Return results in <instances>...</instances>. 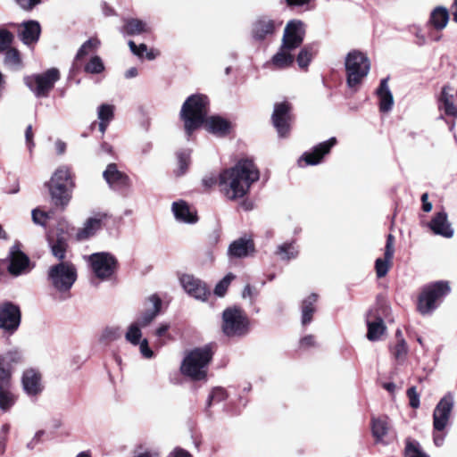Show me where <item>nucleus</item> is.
Listing matches in <instances>:
<instances>
[{"label": "nucleus", "mask_w": 457, "mask_h": 457, "mask_svg": "<svg viewBox=\"0 0 457 457\" xmlns=\"http://www.w3.org/2000/svg\"><path fill=\"white\" fill-rule=\"evenodd\" d=\"M21 324V316H0V329L4 333L12 334Z\"/></svg>", "instance_id": "obj_38"}, {"label": "nucleus", "mask_w": 457, "mask_h": 457, "mask_svg": "<svg viewBox=\"0 0 457 457\" xmlns=\"http://www.w3.org/2000/svg\"><path fill=\"white\" fill-rule=\"evenodd\" d=\"M405 457H428L422 453L418 447L408 445L405 450Z\"/></svg>", "instance_id": "obj_58"}, {"label": "nucleus", "mask_w": 457, "mask_h": 457, "mask_svg": "<svg viewBox=\"0 0 457 457\" xmlns=\"http://www.w3.org/2000/svg\"><path fill=\"white\" fill-rule=\"evenodd\" d=\"M100 45V42L96 38H90L87 40L78 50L74 62L72 64V71L77 69V62L80 61L83 57L90 54L91 53L95 52Z\"/></svg>", "instance_id": "obj_35"}, {"label": "nucleus", "mask_w": 457, "mask_h": 457, "mask_svg": "<svg viewBox=\"0 0 457 457\" xmlns=\"http://www.w3.org/2000/svg\"><path fill=\"white\" fill-rule=\"evenodd\" d=\"M60 226L61 228L56 231L50 232L47 235L48 244L68 245V233L64 230L62 224H60Z\"/></svg>", "instance_id": "obj_42"}, {"label": "nucleus", "mask_w": 457, "mask_h": 457, "mask_svg": "<svg viewBox=\"0 0 457 457\" xmlns=\"http://www.w3.org/2000/svg\"><path fill=\"white\" fill-rule=\"evenodd\" d=\"M450 291L447 281H436L426 286L419 296V311L422 313L433 312Z\"/></svg>", "instance_id": "obj_6"}, {"label": "nucleus", "mask_w": 457, "mask_h": 457, "mask_svg": "<svg viewBox=\"0 0 457 457\" xmlns=\"http://www.w3.org/2000/svg\"><path fill=\"white\" fill-rule=\"evenodd\" d=\"M44 434H45V431H44V430H39V431H37V432L35 434V436H34L33 439H32L29 443H28L27 447H28V448H29V449H33V448L36 446V445L39 442V440H40L41 436H42Z\"/></svg>", "instance_id": "obj_63"}, {"label": "nucleus", "mask_w": 457, "mask_h": 457, "mask_svg": "<svg viewBox=\"0 0 457 457\" xmlns=\"http://www.w3.org/2000/svg\"><path fill=\"white\" fill-rule=\"evenodd\" d=\"M276 254L282 261H289L297 257L298 248L295 241L289 243L286 242L278 246Z\"/></svg>", "instance_id": "obj_36"}, {"label": "nucleus", "mask_w": 457, "mask_h": 457, "mask_svg": "<svg viewBox=\"0 0 457 457\" xmlns=\"http://www.w3.org/2000/svg\"><path fill=\"white\" fill-rule=\"evenodd\" d=\"M23 390L29 396H36L43 391L41 373L36 369H27L21 377Z\"/></svg>", "instance_id": "obj_16"}, {"label": "nucleus", "mask_w": 457, "mask_h": 457, "mask_svg": "<svg viewBox=\"0 0 457 457\" xmlns=\"http://www.w3.org/2000/svg\"><path fill=\"white\" fill-rule=\"evenodd\" d=\"M123 32L129 36L151 32L150 25L142 20L129 18L124 21Z\"/></svg>", "instance_id": "obj_26"}, {"label": "nucleus", "mask_w": 457, "mask_h": 457, "mask_svg": "<svg viewBox=\"0 0 457 457\" xmlns=\"http://www.w3.org/2000/svg\"><path fill=\"white\" fill-rule=\"evenodd\" d=\"M274 22L270 19H260L254 24L253 28V36L258 40L265 38L268 35H271L274 32Z\"/></svg>", "instance_id": "obj_29"}, {"label": "nucleus", "mask_w": 457, "mask_h": 457, "mask_svg": "<svg viewBox=\"0 0 457 457\" xmlns=\"http://www.w3.org/2000/svg\"><path fill=\"white\" fill-rule=\"evenodd\" d=\"M23 361L22 353L18 349H12L0 355V363L12 371L14 366L21 364Z\"/></svg>", "instance_id": "obj_34"}, {"label": "nucleus", "mask_w": 457, "mask_h": 457, "mask_svg": "<svg viewBox=\"0 0 457 457\" xmlns=\"http://www.w3.org/2000/svg\"><path fill=\"white\" fill-rule=\"evenodd\" d=\"M16 398L10 387L0 389V409L3 411H9L15 403Z\"/></svg>", "instance_id": "obj_41"}, {"label": "nucleus", "mask_w": 457, "mask_h": 457, "mask_svg": "<svg viewBox=\"0 0 457 457\" xmlns=\"http://www.w3.org/2000/svg\"><path fill=\"white\" fill-rule=\"evenodd\" d=\"M46 186L54 204L64 210L71 200L75 186L70 169L66 166L59 167L54 172Z\"/></svg>", "instance_id": "obj_4"}, {"label": "nucleus", "mask_w": 457, "mask_h": 457, "mask_svg": "<svg viewBox=\"0 0 457 457\" xmlns=\"http://www.w3.org/2000/svg\"><path fill=\"white\" fill-rule=\"evenodd\" d=\"M12 371L0 363V389L11 387Z\"/></svg>", "instance_id": "obj_51"}, {"label": "nucleus", "mask_w": 457, "mask_h": 457, "mask_svg": "<svg viewBox=\"0 0 457 457\" xmlns=\"http://www.w3.org/2000/svg\"><path fill=\"white\" fill-rule=\"evenodd\" d=\"M367 338L370 341L380 340L386 331L384 322L380 319L375 320H367Z\"/></svg>", "instance_id": "obj_31"}, {"label": "nucleus", "mask_w": 457, "mask_h": 457, "mask_svg": "<svg viewBox=\"0 0 457 457\" xmlns=\"http://www.w3.org/2000/svg\"><path fill=\"white\" fill-rule=\"evenodd\" d=\"M234 278L235 276L232 273L227 274L221 280H220L216 284L214 287V294L220 297L223 296L226 294L230 283Z\"/></svg>", "instance_id": "obj_45"}, {"label": "nucleus", "mask_w": 457, "mask_h": 457, "mask_svg": "<svg viewBox=\"0 0 457 457\" xmlns=\"http://www.w3.org/2000/svg\"><path fill=\"white\" fill-rule=\"evenodd\" d=\"M313 54H314V53L311 46L303 47L300 51V53L297 56V59H296L299 67L306 68L309 65V63L311 62Z\"/></svg>", "instance_id": "obj_46"}, {"label": "nucleus", "mask_w": 457, "mask_h": 457, "mask_svg": "<svg viewBox=\"0 0 457 457\" xmlns=\"http://www.w3.org/2000/svg\"><path fill=\"white\" fill-rule=\"evenodd\" d=\"M52 254L58 260H63L68 245H62L56 244H49Z\"/></svg>", "instance_id": "obj_56"}, {"label": "nucleus", "mask_w": 457, "mask_h": 457, "mask_svg": "<svg viewBox=\"0 0 457 457\" xmlns=\"http://www.w3.org/2000/svg\"><path fill=\"white\" fill-rule=\"evenodd\" d=\"M106 218L105 213H97L89 217L83 224V227L77 232L76 237L79 241L87 240L95 236L103 227V222Z\"/></svg>", "instance_id": "obj_19"}, {"label": "nucleus", "mask_w": 457, "mask_h": 457, "mask_svg": "<svg viewBox=\"0 0 457 457\" xmlns=\"http://www.w3.org/2000/svg\"><path fill=\"white\" fill-rule=\"evenodd\" d=\"M40 32L39 23L35 21H29L21 25L19 36L24 44L30 45L38 40Z\"/></svg>", "instance_id": "obj_24"}, {"label": "nucleus", "mask_w": 457, "mask_h": 457, "mask_svg": "<svg viewBox=\"0 0 457 457\" xmlns=\"http://www.w3.org/2000/svg\"><path fill=\"white\" fill-rule=\"evenodd\" d=\"M103 177L109 187L113 190L123 191L129 189L131 186V181L129 176L119 170L115 163H110L107 165L103 173Z\"/></svg>", "instance_id": "obj_15"}, {"label": "nucleus", "mask_w": 457, "mask_h": 457, "mask_svg": "<svg viewBox=\"0 0 457 457\" xmlns=\"http://www.w3.org/2000/svg\"><path fill=\"white\" fill-rule=\"evenodd\" d=\"M438 108L445 115L457 118V105L454 104L453 88L450 85L442 87L438 96Z\"/></svg>", "instance_id": "obj_21"}, {"label": "nucleus", "mask_w": 457, "mask_h": 457, "mask_svg": "<svg viewBox=\"0 0 457 457\" xmlns=\"http://www.w3.org/2000/svg\"><path fill=\"white\" fill-rule=\"evenodd\" d=\"M259 179V170L250 160H241L220 175V187L229 200L244 197L253 183Z\"/></svg>", "instance_id": "obj_2"}, {"label": "nucleus", "mask_w": 457, "mask_h": 457, "mask_svg": "<svg viewBox=\"0 0 457 457\" xmlns=\"http://www.w3.org/2000/svg\"><path fill=\"white\" fill-rule=\"evenodd\" d=\"M304 33L303 22L295 20L289 21L284 30L282 46L295 50L303 43Z\"/></svg>", "instance_id": "obj_12"}, {"label": "nucleus", "mask_w": 457, "mask_h": 457, "mask_svg": "<svg viewBox=\"0 0 457 457\" xmlns=\"http://www.w3.org/2000/svg\"><path fill=\"white\" fill-rule=\"evenodd\" d=\"M408 352L409 347L404 338H399L396 345L391 349L393 356L400 364L403 363L406 361Z\"/></svg>", "instance_id": "obj_40"}, {"label": "nucleus", "mask_w": 457, "mask_h": 457, "mask_svg": "<svg viewBox=\"0 0 457 457\" xmlns=\"http://www.w3.org/2000/svg\"><path fill=\"white\" fill-rule=\"evenodd\" d=\"M345 66L347 86L356 91L370 72V62L363 53L353 50L347 54Z\"/></svg>", "instance_id": "obj_5"}, {"label": "nucleus", "mask_w": 457, "mask_h": 457, "mask_svg": "<svg viewBox=\"0 0 457 457\" xmlns=\"http://www.w3.org/2000/svg\"><path fill=\"white\" fill-rule=\"evenodd\" d=\"M394 237L389 234L386 238L384 258H378L375 262V269L378 278H383L388 272L394 256Z\"/></svg>", "instance_id": "obj_22"}, {"label": "nucleus", "mask_w": 457, "mask_h": 457, "mask_svg": "<svg viewBox=\"0 0 457 457\" xmlns=\"http://www.w3.org/2000/svg\"><path fill=\"white\" fill-rule=\"evenodd\" d=\"M317 302V295L312 294L306 297L302 304V314H312L317 311L315 303Z\"/></svg>", "instance_id": "obj_49"}, {"label": "nucleus", "mask_w": 457, "mask_h": 457, "mask_svg": "<svg viewBox=\"0 0 457 457\" xmlns=\"http://www.w3.org/2000/svg\"><path fill=\"white\" fill-rule=\"evenodd\" d=\"M31 215L33 222L40 226H46V220L50 218L49 213L40 211L39 209H34Z\"/></svg>", "instance_id": "obj_53"}, {"label": "nucleus", "mask_w": 457, "mask_h": 457, "mask_svg": "<svg viewBox=\"0 0 457 457\" xmlns=\"http://www.w3.org/2000/svg\"><path fill=\"white\" fill-rule=\"evenodd\" d=\"M292 49L281 45L278 52L273 55L270 64L276 69H285L294 62Z\"/></svg>", "instance_id": "obj_28"}, {"label": "nucleus", "mask_w": 457, "mask_h": 457, "mask_svg": "<svg viewBox=\"0 0 457 457\" xmlns=\"http://www.w3.org/2000/svg\"><path fill=\"white\" fill-rule=\"evenodd\" d=\"M429 228L435 235L441 236L445 238H452L454 230L451 222L448 220V215L445 211L436 212L428 223Z\"/></svg>", "instance_id": "obj_18"}, {"label": "nucleus", "mask_w": 457, "mask_h": 457, "mask_svg": "<svg viewBox=\"0 0 457 457\" xmlns=\"http://www.w3.org/2000/svg\"><path fill=\"white\" fill-rule=\"evenodd\" d=\"M145 314H158L165 311V303L161 297L153 294L144 301Z\"/></svg>", "instance_id": "obj_33"}, {"label": "nucleus", "mask_w": 457, "mask_h": 457, "mask_svg": "<svg viewBox=\"0 0 457 457\" xmlns=\"http://www.w3.org/2000/svg\"><path fill=\"white\" fill-rule=\"evenodd\" d=\"M105 70L104 63L102 58L98 55L90 57L88 62L84 66V71L92 75H98Z\"/></svg>", "instance_id": "obj_39"}, {"label": "nucleus", "mask_w": 457, "mask_h": 457, "mask_svg": "<svg viewBox=\"0 0 457 457\" xmlns=\"http://www.w3.org/2000/svg\"><path fill=\"white\" fill-rule=\"evenodd\" d=\"M4 62L12 68H18L21 65L20 54L16 49H9L5 53Z\"/></svg>", "instance_id": "obj_48"}, {"label": "nucleus", "mask_w": 457, "mask_h": 457, "mask_svg": "<svg viewBox=\"0 0 457 457\" xmlns=\"http://www.w3.org/2000/svg\"><path fill=\"white\" fill-rule=\"evenodd\" d=\"M336 143L337 139L331 137L316 145L311 152L304 153L301 160H303L307 165H316L320 162L323 156L330 151Z\"/></svg>", "instance_id": "obj_20"}, {"label": "nucleus", "mask_w": 457, "mask_h": 457, "mask_svg": "<svg viewBox=\"0 0 457 457\" xmlns=\"http://www.w3.org/2000/svg\"><path fill=\"white\" fill-rule=\"evenodd\" d=\"M449 21V13L446 8L438 6L435 8L429 17V23L436 30L444 29Z\"/></svg>", "instance_id": "obj_30"}, {"label": "nucleus", "mask_w": 457, "mask_h": 457, "mask_svg": "<svg viewBox=\"0 0 457 457\" xmlns=\"http://www.w3.org/2000/svg\"><path fill=\"white\" fill-rule=\"evenodd\" d=\"M453 406V396L451 394L444 396L435 408L433 413V427L436 431H443L449 421Z\"/></svg>", "instance_id": "obj_11"}, {"label": "nucleus", "mask_w": 457, "mask_h": 457, "mask_svg": "<svg viewBox=\"0 0 457 457\" xmlns=\"http://www.w3.org/2000/svg\"><path fill=\"white\" fill-rule=\"evenodd\" d=\"M299 344H300V347L304 350H306L310 347L315 346V345H316L315 339L312 336H306V337H303L300 340Z\"/></svg>", "instance_id": "obj_61"}, {"label": "nucleus", "mask_w": 457, "mask_h": 457, "mask_svg": "<svg viewBox=\"0 0 457 457\" xmlns=\"http://www.w3.org/2000/svg\"><path fill=\"white\" fill-rule=\"evenodd\" d=\"M139 345L140 353L145 358H152L154 356L153 351L148 346V342L146 339L142 340Z\"/></svg>", "instance_id": "obj_59"}, {"label": "nucleus", "mask_w": 457, "mask_h": 457, "mask_svg": "<svg viewBox=\"0 0 457 457\" xmlns=\"http://www.w3.org/2000/svg\"><path fill=\"white\" fill-rule=\"evenodd\" d=\"M8 259V271L11 275L18 277L30 270L29 258L20 249L18 245L11 247Z\"/></svg>", "instance_id": "obj_13"}, {"label": "nucleus", "mask_w": 457, "mask_h": 457, "mask_svg": "<svg viewBox=\"0 0 457 457\" xmlns=\"http://www.w3.org/2000/svg\"><path fill=\"white\" fill-rule=\"evenodd\" d=\"M0 314H21V310L12 302H3L0 303Z\"/></svg>", "instance_id": "obj_54"}, {"label": "nucleus", "mask_w": 457, "mask_h": 457, "mask_svg": "<svg viewBox=\"0 0 457 457\" xmlns=\"http://www.w3.org/2000/svg\"><path fill=\"white\" fill-rule=\"evenodd\" d=\"M129 46L131 52L140 58L143 57L145 54L148 60H154L156 57V54H154L153 50H147V46L145 44H140L137 46L135 44L134 41L130 40L129 42Z\"/></svg>", "instance_id": "obj_43"}, {"label": "nucleus", "mask_w": 457, "mask_h": 457, "mask_svg": "<svg viewBox=\"0 0 457 457\" xmlns=\"http://www.w3.org/2000/svg\"><path fill=\"white\" fill-rule=\"evenodd\" d=\"M377 96L379 99V110L382 112H388L394 105L393 94L388 87V78L383 79L377 89Z\"/></svg>", "instance_id": "obj_25"}, {"label": "nucleus", "mask_w": 457, "mask_h": 457, "mask_svg": "<svg viewBox=\"0 0 457 457\" xmlns=\"http://www.w3.org/2000/svg\"><path fill=\"white\" fill-rule=\"evenodd\" d=\"M213 353V344H207L187 353L180 367L182 374L193 380L204 379L207 367L212 359Z\"/></svg>", "instance_id": "obj_3"}, {"label": "nucleus", "mask_w": 457, "mask_h": 457, "mask_svg": "<svg viewBox=\"0 0 457 457\" xmlns=\"http://www.w3.org/2000/svg\"><path fill=\"white\" fill-rule=\"evenodd\" d=\"M428 195L427 193H424L421 195V202H422V209L426 212H429L432 210V204L428 202Z\"/></svg>", "instance_id": "obj_62"}, {"label": "nucleus", "mask_w": 457, "mask_h": 457, "mask_svg": "<svg viewBox=\"0 0 457 457\" xmlns=\"http://www.w3.org/2000/svg\"><path fill=\"white\" fill-rule=\"evenodd\" d=\"M253 244L251 240L239 238L232 242L228 247V255L235 258H243L253 251Z\"/></svg>", "instance_id": "obj_27"}, {"label": "nucleus", "mask_w": 457, "mask_h": 457, "mask_svg": "<svg viewBox=\"0 0 457 457\" xmlns=\"http://www.w3.org/2000/svg\"><path fill=\"white\" fill-rule=\"evenodd\" d=\"M15 2L24 10H31L40 3V0H15Z\"/></svg>", "instance_id": "obj_60"}, {"label": "nucleus", "mask_w": 457, "mask_h": 457, "mask_svg": "<svg viewBox=\"0 0 457 457\" xmlns=\"http://www.w3.org/2000/svg\"><path fill=\"white\" fill-rule=\"evenodd\" d=\"M59 79V71L56 68H51L42 74L26 77L24 81L37 97H46Z\"/></svg>", "instance_id": "obj_8"}, {"label": "nucleus", "mask_w": 457, "mask_h": 457, "mask_svg": "<svg viewBox=\"0 0 457 457\" xmlns=\"http://www.w3.org/2000/svg\"><path fill=\"white\" fill-rule=\"evenodd\" d=\"M114 107L112 104H104L98 107L97 117L99 119V130L104 134L110 121L113 118Z\"/></svg>", "instance_id": "obj_32"}, {"label": "nucleus", "mask_w": 457, "mask_h": 457, "mask_svg": "<svg viewBox=\"0 0 457 457\" xmlns=\"http://www.w3.org/2000/svg\"><path fill=\"white\" fill-rule=\"evenodd\" d=\"M169 457H192L191 454L183 449H175Z\"/></svg>", "instance_id": "obj_64"}, {"label": "nucleus", "mask_w": 457, "mask_h": 457, "mask_svg": "<svg viewBox=\"0 0 457 457\" xmlns=\"http://www.w3.org/2000/svg\"><path fill=\"white\" fill-rule=\"evenodd\" d=\"M87 261L93 273L102 280L112 278L118 267L117 259L106 252L92 253L87 257Z\"/></svg>", "instance_id": "obj_9"}, {"label": "nucleus", "mask_w": 457, "mask_h": 457, "mask_svg": "<svg viewBox=\"0 0 457 457\" xmlns=\"http://www.w3.org/2000/svg\"><path fill=\"white\" fill-rule=\"evenodd\" d=\"M227 398V394L225 390L221 387L214 388L210 394L207 405L210 407L212 403H220Z\"/></svg>", "instance_id": "obj_50"}, {"label": "nucleus", "mask_w": 457, "mask_h": 457, "mask_svg": "<svg viewBox=\"0 0 457 457\" xmlns=\"http://www.w3.org/2000/svg\"><path fill=\"white\" fill-rule=\"evenodd\" d=\"M208 105V98L203 95L190 96L183 104L179 116L187 137L204 124L214 135L223 137L228 134L230 123L227 120L220 116L207 118Z\"/></svg>", "instance_id": "obj_1"}, {"label": "nucleus", "mask_w": 457, "mask_h": 457, "mask_svg": "<svg viewBox=\"0 0 457 457\" xmlns=\"http://www.w3.org/2000/svg\"><path fill=\"white\" fill-rule=\"evenodd\" d=\"M121 331L119 327H106L102 333V338L104 340L113 341L120 337Z\"/></svg>", "instance_id": "obj_52"}, {"label": "nucleus", "mask_w": 457, "mask_h": 457, "mask_svg": "<svg viewBox=\"0 0 457 457\" xmlns=\"http://www.w3.org/2000/svg\"><path fill=\"white\" fill-rule=\"evenodd\" d=\"M13 36L5 29H0V52L6 49L12 43Z\"/></svg>", "instance_id": "obj_55"}, {"label": "nucleus", "mask_w": 457, "mask_h": 457, "mask_svg": "<svg viewBox=\"0 0 457 457\" xmlns=\"http://www.w3.org/2000/svg\"><path fill=\"white\" fill-rule=\"evenodd\" d=\"M290 105L287 103L277 104L272 114L273 125L280 137H285L289 131Z\"/></svg>", "instance_id": "obj_17"}, {"label": "nucleus", "mask_w": 457, "mask_h": 457, "mask_svg": "<svg viewBox=\"0 0 457 457\" xmlns=\"http://www.w3.org/2000/svg\"><path fill=\"white\" fill-rule=\"evenodd\" d=\"M179 281L183 291L189 297L202 303L209 300L212 292L205 281L189 273L179 275Z\"/></svg>", "instance_id": "obj_10"}, {"label": "nucleus", "mask_w": 457, "mask_h": 457, "mask_svg": "<svg viewBox=\"0 0 457 457\" xmlns=\"http://www.w3.org/2000/svg\"><path fill=\"white\" fill-rule=\"evenodd\" d=\"M372 435L378 442L383 441L389 431L386 419H373L371 423Z\"/></svg>", "instance_id": "obj_37"}, {"label": "nucleus", "mask_w": 457, "mask_h": 457, "mask_svg": "<svg viewBox=\"0 0 457 457\" xmlns=\"http://www.w3.org/2000/svg\"><path fill=\"white\" fill-rule=\"evenodd\" d=\"M48 278L51 285L60 292L71 289L77 279V270L70 262H61L49 269Z\"/></svg>", "instance_id": "obj_7"}, {"label": "nucleus", "mask_w": 457, "mask_h": 457, "mask_svg": "<svg viewBox=\"0 0 457 457\" xmlns=\"http://www.w3.org/2000/svg\"><path fill=\"white\" fill-rule=\"evenodd\" d=\"M190 150H182L178 153V162H179V174H184L189 165L190 162Z\"/></svg>", "instance_id": "obj_47"}, {"label": "nucleus", "mask_w": 457, "mask_h": 457, "mask_svg": "<svg viewBox=\"0 0 457 457\" xmlns=\"http://www.w3.org/2000/svg\"><path fill=\"white\" fill-rule=\"evenodd\" d=\"M222 331L229 337H241L250 329V320L247 316H222Z\"/></svg>", "instance_id": "obj_14"}, {"label": "nucleus", "mask_w": 457, "mask_h": 457, "mask_svg": "<svg viewBox=\"0 0 457 457\" xmlns=\"http://www.w3.org/2000/svg\"><path fill=\"white\" fill-rule=\"evenodd\" d=\"M407 395L410 399V405L412 408H418L420 406V396L417 393L416 387L412 386L407 390Z\"/></svg>", "instance_id": "obj_57"}, {"label": "nucleus", "mask_w": 457, "mask_h": 457, "mask_svg": "<svg viewBox=\"0 0 457 457\" xmlns=\"http://www.w3.org/2000/svg\"><path fill=\"white\" fill-rule=\"evenodd\" d=\"M142 333L138 323L131 324L125 334L126 340L132 345H138Z\"/></svg>", "instance_id": "obj_44"}, {"label": "nucleus", "mask_w": 457, "mask_h": 457, "mask_svg": "<svg viewBox=\"0 0 457 457\" xmlns=\"http://www.w3.org/2000/svg\"><path fill=\"white\" fill-rule=\"evenodd\" d=\"M172 212L177 220L185 223H195L197 221L196 212L185 201H178L172 204Z\"/></svg>", "instance_id": "obj_23"}]
</instances>
